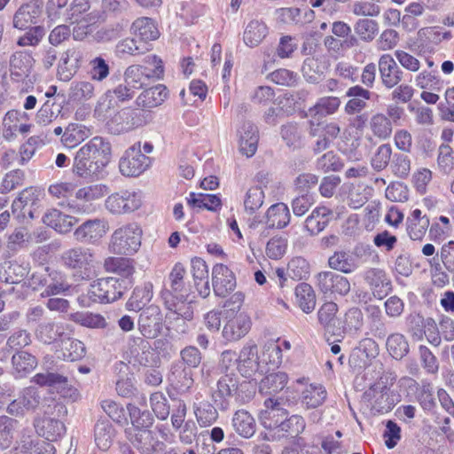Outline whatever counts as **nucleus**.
Segmentation results:
<instances>
[{
	"mask_svg": "<svg viewBox=\"0 0 454 454\" xmlns=\"http://www.w3.org/2000/svg\"><path fill=\"white\" fill-rule=\"evenodd\" d=\"M111 155L110 142L102 137H94L77 151L74 159L73 172L86 179L102 178Z\"/></svg>",
	"mask_w": 454,
	"mask_h": 454,
	"instance_id": "1",
	"label": "nucleus"
},
{
	"mask_svg": "<svg viewBox=\"0 0 454 454\" xmlns=\"http://www.w3.org/2000/svg\"><path fill=\"white\" fill-rule=\"evenodd\" d=\"M256 393V382L251 380L239 381L234 372H226L216 382V389L211 394L212 401L221 411L231 408V399L240 404L249 403Z\"/></svg>",
	"mask_w": 454,
	"mask_h": 454,
	"instance_id": "2",
	"label": "nucleus"
},
{
	"mask_svg": "<svg viewBox=\"0 0 454 454\" xmlns=\"http://www.w3.org/2000/svg\"><path fill=\"white\" fill-rule=\"evenodd\" d=\"M131 279L119 278H102L90 284L87 297L97 303H111L120 299L131 286Z\"/></svg>",
	"mask_w": 454,
	"mask_h": 454,
	"instance_id": "3",
	"label": "nucleus"
},
{
	"mask_svg": "<svg viewBox=\"0 0 454 454\" xmlns=\"http://www.w3.org/2000/svg\"><path fill=\"white\" fill-rule=\"evenodd\" d=\"M153 119L150 111L124 107L118 111L106 123L107 129L114 135H120L150 123Z\"/></svg>",
	"mask_w": 454,
	"mask_h": 454,
	"instance_id": "4",
	"label": "nucleus"
},
{
	"mask_svg": "<svg viewBox=\"0 0 454 454\" xmlns=\"http://www.w3.org/2000/svg\"><path fill=\"white\" fill-rule=\"evenodd\" d=\"M43 196V191L35 186L22 190L12 204V214L18 222L23 223L37 217Z\"/></svg>",
	"mask_w": 454,
	"mask_h": 454,
	"instance_id": "5",
	"label": "nucleus"
},
{
	"mask_svg": "<svg viewBox=\"0 0 454 454\" xmlns=\"http://www.w3.org/2000/svg\"><path fill=\"white\" fill-rule=\"evenodd\" d=\"M142 229L136 223L116 229L111 236L110 248L117 254L131 255L141 246Z\"/></svg>",
	"mask_w": 454,
	"mask_h": 454,
	"instance_id": "6",
	"label": "nucleus"
},
{
	"mask_svg": "<svg viewBox=\"0 0 454 454\" xmlns=\"http://www.w3.org/2000/svg\"><path fill=\"white\" fill-rule=\"evenodd\" d=\"M148 63L153 65L150 68L142 65H131L124 72V82L134 90L142 89L147 85L151 78L160 79L164 73L162 60L157 56L148 57Z\"/></svg>",
	"mask_w": 454,
	"mask_h": 454,
	"instance_id": "7",
	"label": "nucleus"
},
{
	"mask_svg": "<svg viewBox=\"0 0 454 454\" xmlns=\"http://www.w3.org/2000/svg\"><path fill=\"white\" fill-rule=\"evenodd\" d=\"M151 164V158L141 152L140 143L128 148L119 161L120 172L125 176H138Z\"/></svg>",
	"mask_w": 454,
	"mask_h": 454,
	"instance_id": "8",
	"label": "nucleus"
},
{
	"mask_svg": "<svg viewBox=\"0 0 454 454\" xmlns=\"http://www.w3.org/2000/svg\"><path fill=\"white\" fill-rule=\"evenodd\" d=\"M107 190V186L101 184L84 186L75 192V200H67V206L71 213L88 214L91 210L87 202L104 197Z\"/></svg>",
	"mask_w": 454,
	"mask_h": 454,
	"instance_id": "9",
	"label": "nucleus"
},
{
	"mask_svg": "<svg viewBox=\"0 0 454 454\" xmlns=\"http://www.w3.org/2000/svg\"><path fill=\"white\" fill-rule=\"evenodd\" d=\"M364 397L371 403L372 410L378 413L390 411L395 406V398L386 382L379 380L364 393Z\"/></svg>",
	"mask_w": 454,
	"mask_h": 454,
	"instance_id": "10",
	"label": "nucleus"
},
{
	"mask_svg": "<svg viewBox=\"0 0 454 454\" xmlns=\"http://www.w3.org/2000/svg\"><path fill=\"white\" fill-rule=\"evenodd\" d=\"M137 320L138 330L146 339L156 338L162 330V313L159 306L149 305L140 310Z\"/></svg>",
	"mask_w": 454,
	"mask_h": 454,
	"instance_id": "11",
	"label": "nucleus"
},
{
	"mask_svg": "<svg viewBox=\"0 0 454 454\" xmlns=\"http://www.w3.org/2000/svg\"><path fill=\"white\" fill-rule=\"evenodd\" d=\"M106 208L112 214L130 213L141 206L139 196L135 192L121 190L112 193L105 201Z\"/></svg>",
	"mask_w": 454,
	"mask_h": 454,
	"instance_id": "12",
	"label": "nucleus"
},
{
	"mask_svg": "<svg viewBox=\"0 0 454 454\" xmlns=\"http://www.w3.org/2000/svg\"><path fill=\"white\" fill-rule=\"evenodd\" d=\"M61 259L67 267L80 270L82 279L90 278L93 254L89 248L74 247L68 249L63 253Z\"/></svg>",
	"mask_w": 454,
	"mask_h": 454,
	"instance_id": "13",
	"label": "nucleus"
},
{
	"mask_svg": "<svg viewBox=\"0 0 454 454\" xmlns=\"http://www.w3.org/2000/svg\"><path fill=\"white\" fill-rule=\"evenodd\" d=\"M33 381L41 387L56 388L63 397L69 398L73 402L80 396L78 390L69 386L67 378L57 372L37 373L33 377Z\"/></svg>",
	"mask_w": 454,
	"mask_h": 454,
	"instance_id": "14",
	"label": "nucleus"
},
{
	"mask_svg": "<svg viewBox=\"0 0 454 454\" xmlns=\"http://www.w3.org/2000/svg\"><path fill=\"white\" fill-rule=\"evenodd\" d=\"M125 434L140 454H153L157 451V448L162 450L166 447L164 442L154 440L150 429L126 428Z\"/></svg>",
	"mask_w": 454,
	"mask_h": 454,
	"instance_id": "15",
	"label": "nucleus"
},
{
	"mask_svg": "<svg viewBox=\"0 0 454 454\" xmlns=\"http://www.w3.org/2000/svg\"><path fill=\"white\" fill-rule=\"evenodd\" d=\"M83 51L78 48H69L65 51L58 65V76L63 82L70 81L83 63Z\"/></svg>",
	"mask_w": 454,
	"mask_h": 454,
	"instance_id": "16",
	"label": "nucleus"
},
{
	"mask_svg": "<svg viewBox=\"0 0 454 454\" xmlns=\"http://www.w3.org/2000/svg\"><path fill=\"white\" fill-rule=\"evenodd\" d=\"M236 277L231 270L223 263L212 269V286L216 296L226 297L236 287Z\"/></svg>",
	"mask_w": 454,
	"mask_h": 454,
	"instance_id": "17",
	"label": "nucleus"
},
{
	"mask_svg": "<svg viewBox=\"0 0 454 454\" xmlns=\"http://www.w3.org/2000/svg\"><path fill=\"white\" fill-rule=\"evenodd\" d=\"M317 286L324 294H338L347 295L350 291L348 279L333 271H323L317 274Z\"/></svg>",
	"mask_w": 454,
	"mask_h": 454,
	"instance_id": "18",
	"label": "nucleus"
},
{
	"mask_svg": "<svg viewBox=\"0 0 454 454\" xmlns=\"http://www.w3.org/2000/svg\"><path fill=\"white\" fill-rule=\"evenodd\" d=\"M107 231V223L105 220L95 218L82 223L74 231V238L81 243L95 244Z\"/></svg>",
	"mask_w": 454,
	"mask_h": 454,
	"instance_id": "19",
	"label": "nucleus"
},
{
	"mask_svg": "<svg viewBox=\"0 0 454 454\" xmlns=\"http://www.w3.org/2000/svg\"><path fill=\"white\" fill-rule=\"evenodd\" d=\"M264 406L267 408L265 415L262 417V427L273 433V437H276L282 422H284L288 412L286 409L281 407L278 399L268 398L264 401Z\"/></svg>",
	"mask_w": 454,
	"mask_h": 454,
	"instance_id": "20",
	"label": "nucleus"
},
{
	"mask_svg": "<svg viewBox=\"0 0 454 454\" xmlns=\"http://www.w3.org/2000/svg\"><path fill=\"white\" fill-rule=\"evenodd\" d=\"M378 71L381 83L387 89H393L403 79V72L390 54H383L378 61Z\"/></svg>",
	"mask_w": 454,
	"mask_h": 454,
	"instance_id": "21",
	"label": "nucleus"
},
{
	"mask_svg": "<svg viewBox=\"0 0 454 454\" xmlns=\"http://www.w3.org/2000/svg\"><path fill=\"white\" fill-rule=\"evenodd\" d=\"M170 387L177 394L184 395L191 391L194 384L193 372L184 364L173 363L168 376Z\"/></svg>",
	"mask_w": 454,
	"mask_h": 454,
	"instance_id": "22",
	"label": "nucleus"
},
{
	"mask_svg": "<svg viewBox=\"0 0 454 454\" xmlns=\"http://www.w3.org/2000/svg\"><path fill=\"white\" fill-rule=\"evenodd\" d=\"M42 12V7L35 2L21 4L13 15V27L20 30L27 29L38 22Z\"/></svg>",
	"mask_w": 454,
	"mask_h": 454,
	"instance_id": "23",
	"label": "nucleus"
},
{
	"mask_svg": "<svg viewBox=\"0 0 454 454\" xmlns=\"http://www.w3.org/2000/svg\"><path fill=\"white\" fill-rule=\"evenodd\" d=\"M364 280L370 286L374 297L381 300L392 291V283L385 270L371 268L364 272Z\"/></svg>",
	"mask_w": 454,
	"mask_h": 454,
	"instance_id": "24",
	"label": "nucleus"
},
{
	"mask_svg": "<svg viewBox=\"0 0 454 454\" xmlns=\"http://www.w3.org/2000/svg\"><path fill=\"white\" fill-rule=\"evenodd\" d=\"M231 425L233 431L243 439L252 438L257 430L254 417L246 409H239L232 414Z\"/></svg>",
	"mask_w": 454,
	"mask_h": 454,
	"instance_id": "25",
	"label": "nucleus"
},
{
	"mask_svg": "<svg viewBox=\"0 0 454 454\" xmlns=\"http://www.w3.org/2000/svg\"><path fill=\"white\" fill-rule=\"evenodd\" d=\"M250 328V317L245 313H239L226 322L222 334L227 341H236L243 338Z\"/></svg>",
	"mask_w": 454,
	"mask_h": 454,
	"instance_id": "26",
	"label": "nucleus"
},
{
	"mask_svg": "<svg viewBox=\"0 0 454 454\" xmlns=\"http://www.w3.org/2000/svg\"><path fill=\"white\" fill-rule=\"evenodd\" d=\"M259 366L257 346H244L238 359L237 369L239 373L245 378H250L259 370Z\"/></svg>",
	"mask_w": 454,
	"mask_h": 454,
	"instance_id": "27",
	"label": "nucleus"
},
{
	"mask_svg": "<svg viewBox=\"0 0 454 454\" xmlns=\"http://www.w3.org/2000/svg\"><path fill=\"white\" fill-rule=\"evenodd\" d=\"M43 222L56 231L66 234L71 231L73 226L78 223V219L59 209L51 208L43 215Z\"/></svg>",
	"mask_w": 454,
	"mask_h": 454,
	"instance_id": "28",
	"label": "nucleus"
},
{
	"mask_svg": "<svg viewBox=\"0 0 454 454\" xmlns=\"http://www.w3.org/2000/svg\"><path fill=\"white\" fill-rule=\"evenodd\" d=\"M333 211L326 207H317L306 218L304 228L310 236H315L323 231L330 223Z\"/></svg>",
	"mask_w": 454,
	"mask_h": 454,
	"instance_id": "29",
	"label": "nucleus"
},
{
	"mask_svg": "<svg viewBox=\"0 0 454 454\" xmlns=\"http://www.w3.org/2000/svg\"><path fill=\"white\" fill-rule=\"evenodd\" d=\"M168 90L163 84H158L145 90L136 99V105L142 109L160 106L168 98Z\"/></svg>",
	"mask_w": 454,
	"mask_h": 454,
	"instance_id": "30",
	"label": "nucleus"
},
{
	"mask_svg": "<svg viewBox=\"0 0 454 454\" xmlns=\"http://www.w3.org/2000/svg\"><path fill=\"white\" fill-rule=\"evenodd\" d=\"M129 341H133L140 348V352L137 348L130 349V353L134 357V362L143 366L144 369L153 367L157 364L158 358L155 356L151 345L148 341L141 337L129 338Z\"/></svg>",
	"mask_w": 454,
	"mask_h": 454,
	"instance_id": "31",
	"label": "nucleus"
},
{
	"mask_svg": "<svg viewBox=\"0 0 454 454\" xmlns=\"http://www.w3.org/2000/svg\"><path fill=\"white\" fill-rule=\"evenodd\" d=\"M131 28L139 42H144L149 44V42L154 41L159 38L160 31L154 23L153 20L147 17L137 19Z\"/></svg>",
	"mask_w": 454,
	"mask_h": 454,
	"instance_id": "32",
	"label": "nucleus"
},
{
	"mask_svg": "<svg viewBox=\"0 0 454 454\" xmlns=\"http://www.w3.org/2000/svg\"><path fill=\"white\" fill-rule=\"evenodd\" d=\"M338 305L333 301L324 303L317 311V319L325 332L339 335L340 329L336 327Z\"/></svg>",
	"mask_w": 454,
	"mask_h": 454,
	"instance_id": "33",
	"label": "nucleus"
},
{
	"mask_svg": "<svg viewBox=\"0 0 454 454\" xmlns=\"http://www.w3.org/2000/svg\"><path fill=\"white\" fill-rule=\"evenodd\" d=\"M266 224L268 228L283 229L290 223V211L286 204L276 203L271 205L266 212Z\"/></svg>",
	"mask_w": 454,
	"mask_h": 454,
	"instance_id": "34",
	"label": "nucleus"
},
{
	"mask_svg": "<svg viewBox=\"0 0 454 454\" xmlns=\"http://www.w3.org/2000/svg\"><path fill=\"white\" fill-rule=\"evenodd\" d=\"M153 286L151 282H145L135 287L130 298L126 303L127 309L137 312L145 308V304L153 298Z\"/></svg>",
	"mask_w": 454,
	"mask_h": 454,
	"instance_id": "35",
	"label": "nucleus"
},
{
	"mask_svg": "<svg viewBox=\"0 0 454 454\" xmlns=\"http://www.w3.org/2000/svg\"><path fill=\"white\" fill-rule=\"evenodd\" d=\"M218 410L207 400L193 403V413L201 427H210L218 419Z\"/></svg>",
	"mask_w": 454,
	"mask_h": 454,
	"instance_id": "36",
	"label": "nucleus"
},
{
	"mask_svg": "<svg viewBox=\"0 0 454 454\" xmlns=\"http://www.w3.org/2000/svg\"><path fill=\"white\" fill-rule=\"evenodd\" d=\"M327 396L326 389L322 385L308 386L301 394V406L307 410L317 409L322 406Z\"/></svg>",
	"mask_w": 454,
	"mask_h": 454,
	"instance_id": "37",
	"label": "nucleus"
},
{
	"mask_svg": "<svg viewBox=\"0 0 454 454\" xmlns=\"http://www.w3.org/2000/svg\"><path fill=\"white\" fill-rule=\"evenodd\" d=\"M12 364L16 377L23 378L35 369L37 359L27 351H18L12 356Z\"/></svg>",
	"mask_w": 454,
	"mask_h": 454,
	"instance_id": "38",
	"label": "nucleus"
},
{
	"mask_svg": "<svg viewBox=\"0 0 454 454\" xmlns=\"http://www.w3.org/2000/svg\"><path fill=\"white\" fill-rule=\"evenodd\" d=\"M328 265L333 270L348 274L359 267V262L348 252L336 251L329 257Z\"/></svg>",
	"mask_w": 454,
	"mask_h": 454,
	"instance_id": "39",
	"label": "nucleus"
},
{
	"mask_svg": "<svg viewBox=\"0 0 454 454\" xmlns=\"http://www.w3.org/2000/svg\"><path fill=\"white\" fill-rule=\"evenodd\" d=\"M288 376L284 372H271L266 375L259 384V391L262 395H275L285 388Z\"/></svg>",
	"mask_w": 454,
	"mask_h": 454,
	"instance_id": "40",
	"label": "nucleus"
},
{
	"mask_svg": "<svg viewBox=\"0 0 454 454\" xmlns=\"http://www.w3.org/2000/svg\"><path fill=\"white\" fill-rule=\"evenodd\" d=\"M36 430L47 441L53 442L65 434L66 427L61 420L47 417L36 425Z\"/></svg>",
	"mask_w": 454,
	"mask_h": 454,
	"instance_id": "41",
	"label": "nucleus"
},
{
	"mask_svg": "<svg viewBox=\"0 0 454 454\" xmlns=\"http://www.w3.org/2000/svg\"><path fill=\"white\" fill-rule=\"evenodd\" d=\"M31 58L22 53H15L10 59L11 77L15 82H20L30 74Z\"/></svg>",
	"mask_w": 454,
	"mask_h": 454,
	"instance_id": "42",
	"label": "nucleus"
},
{
	"mask_svg": "<svg viewBox=\"0 0 454 454\" xmlns=\"http://www.w3.org/2000/svg\"><path fill=\"white\" fill-rule=\"evenodd\" d=\"M187 203L192 207L207 209L216 212L222 207V200L216 194H205L191 192L187 198Z\"/></svg>",
	"mask_w": 454,
	"mask_h": 454,
	"instance_id": "43",
	"label": "nucleus"
},
{
	"mask_svg": "<svg viewBox=\"0 0 454 454\" xmlns=\"http://www.w3.org/2000/svg\"><path fill=\"white\" fill-rule=\"evenodd\" d=\"M95 442L103 450L110 448L115 435V430L106 419H98L94 427Z\"/></svg>",
	"mask_w": 454,
	"mask_h": 454,
	"instance_id": "44",
	"label": "nucleus"
},
{
	"mask_svg": "<svg viewBox=\"0 0 454 454\" xmlns=\"http://www.w3.org/2000/svg\"><path fill=\"white\" fill-rule=\"evenodd\" d=\"M150 50V44H147L144 42H139L137 37L125 38L120 41L115 47L116 55L120 58H123L126 55H141L149 51Z\"/></svg>",
	"mask_w": 454,
	"mask_h": 454,
	"instance_id": "45",
	"label": "nucleus"
},
{
	"mask_svg": "<svg viewBox=\"0 0 454 454\" xmlns=\"http://www.w3.org/2000/svg\"><path fill=\"white\" fill-rule=\"evenodd\" d=\"M386 348L388 354L396 360H401L410 351L406 337L399 333H391L387 337Z\"/></svg>",
	"mask_w": 454,
	"mask_h": 454,
	"instance_id": "46",
	"label": "nucleus"
},
{
	"mask_svg": "<svg viewBox=\"0 0 454 454\" xmlns=\"http://www.w3.org/2000/svg\"><path fill=\"white\" fill-rule=\"evenodd\" d=\"M296 301L304 313H310L316 307V294L307 283H300L295 287Z\"/></svg>",
	"mask_w": 454,
	"mask_h": 454,
	"instance_id": "47",
	"label": "nucleus"
},
{
	"mask_svg": "<svg viewBox=\"0 0 454 454\" xmlns=\"http://www.w3.org/2000/svg\"><path fill=\"white\" fill-rule=\"evenodd\" d=\"M305 426V420L301 416H286L275 438H297V436L304 431Z\"/></svg>",
	"mask_w": 454,
	"mask_h": 454,
	"instance_id": "48",
	"label": "nucleus"
},
{
	"mask_svg": "<svg viewBox=\"0 0 454 454\" xmlns=\"http://www.w3.org/2000/svg\"><path fill=\"white\" fill-rule=\"evenodd\" d=\"M267 26L259 20H251L243 35L244 43L253 48L257 46L267 35Z\"/></svg>",
	"mask_w": 454,
	"mask_h": 454,
	"instance_id": "49",
	"label": "nucleus"
},
{
	"mask_svg": "<svg viewBox=\"0 0 454 454\" xmlns=\"http://www.w3.org/2000/svg\"><path fill=\"white\" fill-rule=\"evenodd\" d=\"M88 129L79 123H70L65 129L61 143L67 148H74L88 137Z\"/></svg>",
	"mask_w": 454,
	"mask_h": 454,
	"instance_id": "50",
	"label": "nucleus"
},
{
	"mask_svg": "<svg viewBox=\"0 0 454 454\" xmlns=\"http://www.w3.org/2000/svg\"><path fill=\"white\" fill-rule=\"evenodd\" d=\"M60 351L62 358L69 361L80 360L86 354L84 343L74 338L61 340Z\"/></svg>",
	"mask_w": 454,
	"mask_h": 454,
	"instance_id": "51",
	"label": "nucleus"
},
{
	"mask_svg": "<svg viewBox=\"0 0 454 454\" xmlns=\"http://www.w3.org/2000/svg\"><path fill=\"white\" fill-rule=\"evenodd\" d=\"M340 100L337 97H323L317 103L309 107L308 115L311 117H325L334 114L340 107Z\"/></svg>",
	"mask_w": 454,
	"mask_h": 454,
	"instance_id": "52",
	"label": "nucleus"
},
{
	"mask_svg": "<svg viewBox=\"0 0 454 454\" xmlns=\"http://www.w3.org/2000/svg\"><path fill=\"white\" fill-rule=\"evenodd\" d=\"M135 95V90L131 89L128 84H119L114 90H108L103 97L100 98L98 101L99 107L104 106L106 101L109 98L108 104L106 105V108L110 109L113 107L112 98L114 96L117 100L121 103L127 102L133 98Z\"/></svg>",
	"mask_w": 454,
	"mask_h": 454,
	"instance_id": "53",
	"label": "nucleus"
},
{
	"mask_svg": "<svg viewBox=\"0 0 454 454\" xmlns=\"http://www.w3.org/2000/svg\"><path fill=\"white\" fill-rule=\"evenodd\" d=\"M105 267L107 271L119 274L120 278L130 279L135 271L132 261L125 257H109L105 262Z\"/></svg>",
	"mask_w": 454,
	"mask_h": 454,
	"instance_id": "54",
	"label": "nucleus"
},
{
	"mask_svg": "<svg viewBox=\"0 0 454 454\" xmlns=\"http://www.w3.org/2000/svg\"><path fill=\"white\" fill-rule=\"evenodd\" d=\"M132 427L130 428L150 429L154 422L153 414L148 411H141L132 403L127 404Z\"/></svg>",
	"mask_w": 454,
	"mask_h": 454,
	"instance_id": "55",
	"label": "nucleus"
},
{
	"mask_svg": "<svg viewBox=\"0 0 454 454\" xmlns=\"http://www.w3.org/2000/svg\"><path fill=\"white\" fill-rule=\"evenodd\" d=\"M35 334L43 343L51 344L64 334V331L61 325L54 322H44L37 326Z\"/></svg>",
	"mask_w": 454,
	"mask_h": 454,
	"instance_id": "56",
	"label": "nucleus"
},
{
	"mask_svg": "<svg viewBox=\"0 0 454 454\" xmlns=\"http://www.w3.org/2000/svg\"><path fill=\"white\" fill-rule=\"evenodd\" d=\"M280 135L288 147L299 148L302 144V129L297 122H288L281 126Z\"/></svg>",
	"mask_w": 454,
	"mask_h": 454,
	"instance_id": "57",
	"label": "nucleus"
},
{
	"mask_svg": "<svg viewBox=\"0 0 454 454\" xmlns=\"http://www.w3.org/2000/svg\"><path fill=\"white\" fill-rule=\"evenodd\" d=\"M370 129L374 136L381 139L388 138L393 131L390 119L384 114L377 113L371 117Z\"/></svg>",
	"mask_w": 454,
	"mask_h": 454,
	"instance_id": "58",
	"label": "nucleus"
},
{
	"mask_svg": "<svg viewBox=\"0 0 454 454\" xmlns=\"http://www.w3.org/2000/svg\"><path fill=\"white\" fill-rule=\"evenodd\" d=\"M354 31L360 40L370 43L379 33V23L371 19H360L355 23Z\"/></svg>",
	"mask_w": 454,
	"mask_h": 454,
	"instance_id": "59",
	"label": "nucleus"
},
{
	"mask_svg": "<svg viewBox=\"0 0 454 454\" xmlns=\"http://www.w3.org/2000/svg\"><path fill=\"white\" fill-rule=\"evenodd\" d=\"M364 326V314L357 307L350 308L344 317L343 331L349 334H356Z\"/></svg>",
	"mask_w": 454,
	"mask_h": 454,
	"instance_id": "60",
	"label": "nucleus"
},
{
	"mask_svg": "<svg viewBox=\"0 0 454 454\" xmlns=\"http://www.w3.org/2000/svg\"><path fill=\"white\" fill-rule=\"evenodd\" d=\"M301 72L308 82L318 83L324 74V67L320 65L318 59L307 58L303 61Z\"/></svg>",
	"mask_w": 454,
	"mask_h": 454,
	"instance_id": "61",
	"label": "nucleus"
},
{
	"mask_svg": "<svg viewBox=\"0 0 454 454\" xmlns=\"http://www.w3.org/2000/svg\"><path fill=\"white\" fill-rule=\"evenodd\" d=\"M268 77L274 83L285 87H295L300 82L299 74L286 68H278L269 74Z\"/></svg>",
	"mask_w": 454,
	"mask_h": 454,
	"instance_id": "62",
	"label": "nucleus"
},
{
	"mask_svg": "<svg viewBox=\"0 0 454 454\" xmlns=\"http://www.w3.org/2000/svg\"><path fill=\"white\" fill-rule=\"evenodd\" d=\"M202 354L200 349L192 345L186 346L180 351V360L175 364H184L190 371L197 369L202 361Z\"/></svg>",
	"mask_w": 454,
	"mask_h": 454,
	"instance_id": "63",
	"label": "nucleus"
},
{
	"mask_svg": "<svg viewBox=\"0 0 454 454\" xmlns=\"http://www.w3.org/2000/svg\"><path fill=\"white\" fill-rule=\"evenodd\" d=\"M343 168L340 158L333 151L324 153L317 160L316 168L324 173L330 171L337 172Z\"/></svg>",
	"mask_w": 454,
	"mask_h": 454,
	"instance_id": "64",
	"label": "nucleus"
}]
</instances>
